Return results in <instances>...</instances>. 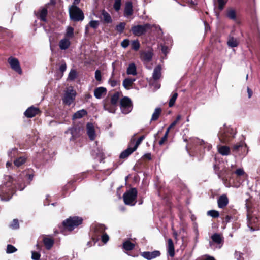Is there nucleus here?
Masks as SVG:
<instances>
[{"instance_id":"obj_1","label":"nucleus","mask_w":260,"mask_h":260,"mask_svg":"<svg viewBox=\"0 0 260 260\" xmlns=\"http://www.w3.org/2000/svg\"><path fill=\"white\" fill-rule=\"evenodd\" d=\"M4 183L0 186V198L1 201H8L14 193L16 186L13 183V178L11 176H5Z\"/></svg>"},{"instance_id":"obj_2","label":"nucleus","mask_w":260,"mask_h":260,"mask_svg":"<svg viewBox=\"0 0 260 260\" xmlns=\"http://www.w3.org/2000/svg\"><path fill=\"white\" fill-rule=\"evenodd\" d=\"M137 191L135 188H133L126 191L123 195V201L125 204L134 206L136 203Z\"/></svg>"},{"instance_id":"obj_3","label":"nucleus","mask_w":260,"mask_h":260,"mask_svg":"<svg viewBox=\"0 0 260 260\" xmlns=\"http://www.w3.org/2000/svg\"><path fill=\"white\" fill-rule=\"evenodd\" d=\"M70 18L74 21H82L84 18V13L77 6L72 5L69 8Z\"/></svg>"},{"instance_id":"obj_4","label":"nucleus","mask_w":260,"mask_h":260,"mask_svg":"<svg viewBox=\"0 0 260 260\" xmlns=\"http://www.w3.org/2000/svg\"><path fill=\"white\" fill-rule=\"evenodd\" d=\"M155 25H151L149 23H146L144 25H137L132 27L131 31L132 33L137 36H140L144 35L153 27H155Z\"/></svg>"},{"instance_id":"obj_5","label":"nucleus","mask_w":260,"mask_h":260,"mask_svg":"<svg viewBox=\"0 0 260 260\" xmlns=\"http://www.w3.org/2000/svg\"><path fill=\"white\" fill-rule=\"evenodd\" d=\"M82 222V219L78 217H70L64 221L63 225L64 228L69 231L73 230L76 226L81 224Z\"/></svg>"},{"instance_id":"obj_6","label":"nucleus","mask_w":260,"mask_h":260,"mask_svg":"<svg viewBox=\"0 0 260 260\" xmlns=\"http://www.w3.org/2000/svg\"><path fill=\"white\" fill-rule=\"evenodd\" d=\"M247 219L248 226L251 231L260 229V217L256 216L255 214L250 215L249 213H248Z\"/></svg>"},{"instance_id":"obj_7","label":"nucleus","mask_w":260,"mask_h":260,"mask_svg":"<svg viewBox=\"0 0 260 260\" xmlns=\"http://www.w3.org/2000/svg\"><path fill=\"white\" fill-rule=\"evenodd\" d=\"M235 133L233 129L229 127H224L221 129L219 134V139L223 143H226L230 138L234 137Z\"/></svg>"},{"instance_id":"obj_8","label":"nucleus","mask_w":260,"mask_h":260,"mask_svg":"<svg viewBox=\"0 0 260 260\" xmlns=\"http://www.w3.org/2000/svg\"><path fill=\"white\" fill-rule=\"evenodd\" d=\"M120 107L122 113L125 114L129 113L132 109V103L130 99L124 97L121 99Z\"/></svg>"},{"instance_id":"obj_9","label":"nucleus","mask_w":260,"mask_h":260,"mask_svg":"<svg viewBox=\"0 0 260 260\" xmlns=\"http://www.w3.org/2000/svg\"><path fill=\"white\" fill-rule=\"evenodd\" d=\"M76 92L73 89H68L65 92L63 102L64 104L70 105L74 101Z\"/></svg>"},{"instance_id":"obj_10","label":"nucleus","mask_w":260,"mask_h":260,"mask_svg":"<svg viewBox=\"0 0 260 260\" xmlns=\"http://www.w3.org/2000/svg\"><path fill=\"white\" fill-rule=\"evenodd\" d=\"M211 238L212 241L209 242V245L211 247H213L214 244L220 245L219 248L222 246L223 243V237L221 234L214 233L211 236Z\"/></svg>"},{"instance_id":"obj_11","label":"nucleus","mask_w":260,"mask_h":260,"mask_svg":"<svg viewBox=\"0 0 260 260\" xmlns=\"http://www.w3.org/2000/svg\"><path fill=\"white\" fill-rule=\"evenodd\" d=\"M8 61L13 70L17 72L19 74L22 73L19 62L17 58L10 57L8 58Z\"/></svg>"},{"instance_id":"obj_12","label":"nucleus","mask_w":260,"mask_h":260,"mask_svg":"<svg viewBox=\"0 0 260 260\" xmlns=\"http://www.w3.org/2000/svg\"><path fill=\"white\" fill-rule=\"evenodd\" d=\"M160 255V252L158 250H155L152 252H144L142 254V256L148 260H151L155 258L158 257Z\"/></svg>"},{"instance_id":"obj_13","label":"nucleus","mask_w":260,"mask_h":260,"mask_svg":"<svg viewBox=\"0 0 260 260\" xmlns=\"http://www.w3.org/2000/svg\"><path fill=\"white\" fill-rule=\"evenodd\" d=\"M40 112L38 108L31 106L28 108L24 112V115L28 118H32L35 116Z\"/></svg>"},{"instance_id":"obj_14","label":"nucleus","mask_w":260,"mask_h":260,"mask_svg":"<svg viewBox=\"0 0 260 260\" xmlns=\"http://www.w3.org/2000/svg\"><path fill=\"white\" fill-rule=\"evenodd\" d=\"M87 133L91 140H94L95 138V133L94 128V126L92 123H88L86 126Z\"/></svg>"},{"instance_id":"obj_15","label":"nucleus","mask_w":260,"mask_h":260,"mask_svg":"<svg viewBox=\"0 0 260 260\" xmlns=\"http://www.w3.org/2000/svg\"><path fill=\"white\" fill-rule=\"evenodd\" d=\"M106 93L107 90L105 88L100 87L95 89L94 95L96 99H100L102 98L103 95H106Z\"/></svg>"},{"instance_id":"obj_16","label":"nucleus","mask_w":260,"mask_h":260,"mask_svg":"<svg viewBox=\"0 0 260 260\" xmlns=\"http://www.w3.org/2000/svg\"><path fill=\"white\" fill-rule=\"evenodd\" d=\"M218 206L220 208L225 207L229 203V200L226 196L222 195L218 199Z\"/></svg>"},{"instance_id":"obj_17","label":"nucleus","mask_w":260,"mask_h":260,"mask_svg":"<svg viewBox=\"0 0 260 260\" xmlns=\"http://www.w3.org/2000/svg\"><path fill=\"white\" fill-rule=\"evenodd\" d=\"M133 12V5L131 2H127L125 4L124 8V16L126 17H128L132 15Z\"/></svg>"},{"instance_id":"obj_18","label":"nucleus","mask_w":260,"mask_h":260,"mask_svg":"<svg viewBox=\"0 0 260 260\" xmlns=\"http://www.w3.org/2000/svg\"><path fill=\"white\" fill-rule=\"evenodd\" d=\"M47 12V9L44 8L40 10L37 14H36V15L41 21L46 22Z\"/></svg>"},{"instance_id":"obj_19","label":"nucleus","mask_w":260,"mask_h":260,"mask_svg":"<svg viewBox=\"0 0 260 260\" xmlns=\"http://www.w3.org/2000/svg\"><path fill=\"white\" fill-rule=\"evenodd\" d=\"M70 45V41L68 38H65L61 39L59 43V46L61 50L68 49Z\"/></svg>"},{"instance_id":"obj_20","label":"nucleus","mask_w":260,"mask_h":260,"mask_svg":"<svg viewBox=\"0 0 260 260\" xmlns=\"http://www.w3.org/2000/svg\"><path fill=\"white\" fill-rule=\"evenodd\" d=\"M161 67L160 66H157L154 69L152 78L154 80H158L161 77Z\"/></svg>"},{"instance_id":"obj_21","label":"nucleus","mask_w":260,"mask_h":260,"mask_svg":"<svg viewBox=\"0 0 260 260\" xmlns=\"http://www.w3.org/2000/svg\"><path fill=\"white\" fill-rule=\"evenodd\" d=\"M153 54L151 51L143 52L141 53V58L146 62H149L152 58Z\"/></svg>"},{"instance_id":"obj_22","label":"nucleus","mask_w":260,"mask_h":260,"mask_svg":"<svg viewBox=\"0 0 260 260\" xmlns=\"http://www.w3.org/2000/svg\"><path fill=\"white\" fill-rule=\"evenodd\" d=\"M168 253L171 257H173L175 255L174 244L171 239L168 241Z\"/></svg>"},{"instance_id":"obj_23","label":"nucleus","mask_w":260,"mask_h":260,"mask_svg":"<svg viewBox=\"0 0 260 260\" xmlns=\"http://www.w3.org/2000/svg\"><path fill=\"white\" fill-rule=\"evenodd\" d=\"M93 229L96 236H99L100 234H103L105 230L104 225L102 224H96L94 226Z\"/></svg>"},{"instance_id":"obj_24","label":"nucleus","mask_w":260,"mask_h":260,"mask_svg":"<svg viewBox=\"0 0 260 260\" xmlns=\"http://www.w3.org/2000/svg\"><path fill=\"white\" fill-rule=\"evenodd\" d=\"M136 150V148L128 147L123 151L120 155V158H125Z\"/></svg>"},{"instance_id":"obj_25","label":"nucleus","mask_w":260,"mask_h":260,"mask_svg":"<svg viewBox=\"0 0 260 260\" xmlns=\"http://www.w3.org/2000/svg\"><path fill=\"white\" fill-rule=\"evenodd\" d=\"M87 112L84 109L80 110L77 111L73 116V119H80L87 115Z\"/></svg>"},{"instance_id":"obj_26","label":"nucleus","mask_w":260,"mask_h":260,"mask_svg":"<svg viewBox=\"0 0 260 260\" xmlns=\"http://www.w3.org/2000/svg\"><path fill=\"white\" fill-rule=\"evenodd\" d=\"M126 73L128 75H137V73L136 70V67L134 63H132L129 64L127 69Z\"/></svg>"},{"instance_id":"obj_27","label":"nucleus","mask_w":260,"mask_h":260,"mask_svg":"<svg viewBox=\"0 0 260 260\" xmlns=\"http://www.w3.org/2000/svg\"><path fill=\"white\" fill-rule=\"evenodd\" d=\"M116 106L111 104L107 103L104 105V108L105 110L108 111L111 113H115L116 109Z\"/></svg>"},{"instance_id":"obj_28","label":"nucleus","mask_w":260,"mask_h":260,"mask_svg":"<svg viewBox=\"0 0 260 260\" xmlns=\"http://www.w3.org/2000/svg\"><path fill=\"white\" fill-rule=\"evenodd\" d=\"M218 152L222 155H228L230 153V148L226 146H219L218 148Z\"/></svg>"},{"instance_id":"obj_29","label":"nucleus","mask_w":260,"mask_h":260,"mask_svg":"<svg viewBox=\"0 0 260 260\" xmlns=\"http://www.w3.org/2000/svg\"><path fill=\"white\" fill-rule=\"evenodd\" d=\"M102 15L103 17V20L105 23H110L112 21V18L110 14L106 12L105 10H103L102 12Z\"/></svg>"},{"instance_id":"obj_30","label":"nucleus","mask_w":260,"mask_h":260,"mask_svg":"<svg viewBox=\"0 0 260 260\" xmlns=\"http://www.w3.org/2000/svg\"><path fill=\"white\" fill-rule=\"evenodd\" d=\"M44 244L47 249H50L53 245V239L48 238H44L43 239Z\"/></svg>"},{"instance_id":"obj_31","label":"nucleus","mask_w":260,"mask_h":260,"mask_svg":"<svg viewBox=\"0 0 260 260\" xmlns=\"http://www.w3.org/2000/svg\"><path fill=\"white\" fill-rule=\"evenodd\" d=\"M246 145L244 143V141H240L239 143L236 144L233 146V151L234 152H238L240 150V149L241 148H243V147H246Z\"/></svg>"},{"instance_id":"obj_32","label":"nucleus","mask_w":260,"mask_h":260,"mask_svg":"<svg viewBox=\"0 0 260 260\" xmlns=\"http://www.w3.org/2000/svg\"><path fill=\"white\" fill-rule=\"evenodd\" d=\"M161 112V109L160 108H156L153 113L152 114V117L151 119V121H155L158 119L159 115Z\"/></svg>"},{"instance_id":"obj_33","label":"nucleus","mask_w":260,"mask_h":260,"mask_svg":"<svg viewBox=\"0 0 260 260\" xmlns=\"http://www.w3.org/2000/svg\"><path fill=\"white\" fill-rule=\"evenodd\" d=\"M120 98V93L118 92H115L111 98V104L117 106L118 102Z\"/></svg>"},{"instance_id":"obj_34","label":"nucleus","mask_w":260,"mask_h":260,"mask_svg":"<svg viewBox=\"0 0 260 260\" xmlns=\"http://www.w3.org/2000/svg\"><path fill=\"white\" fill-rule=\"evenodd\" d=\"M123 247L125 250L130 251L134 248L135 245L130 241H126L123 243Z\"/></svg>"},{"instance_id":"obj_35","label":"nucleus","mask_w":260,"mask_h":260,"mask_svg":"<svg viewBox=\"0 0 260 260\" xmlns=\"http://www.w3.org/2000/svg\"><path fill=\"white\" fill-rule=\"evenodd\" d=\"M26 160V157L21 156L14 160V164L16 166L20 167L25 162Z\"/></svg>"},{"instance_id":"obj_36","label":"nucleus","mask_w":260,"mask_h":260,"mask_svg":"<svg viewBox=\"0 0 260 260\" xmlns=\"http://www.w3.org/2000/svg\"><path fill=\"white\" fill-rule=\"evenodd\" d=\"M226 15L228 17L232 20H235L236 18V12L233 9H229L227 11Z\"/></svg>"},{"instance_id":"obj_37","label":"nucleus","mask_w":260,"mask_h":260,"mask_svg":"<svg viewBox=\"0 0 260 260\" xmlns=\"http://www.w3.org/2000/svg\"><path fill=\"white\" fill-rule=\"evenodd\" d=\"M228 44L230 47H235L238 45L237 40L233 37H231L228 41Z\"/></svg>"},{"instance_id":"obj_38","label":"nucleus","mask_w":260,"mask_h":260,"mask_svg":"<svg viewBox=\"0 0 260 260\" xmlns=\"http://www.w3.org/2000/svg\"><path fill=\"white\" fill-rule=\"evenodd\" d=\"M133 83L129 80V78L125 79L123 81V86L126 89H129Z\"/></svg>"},{"instance_id":"obj_39","label":"nucleus","mask_w":260,"mask_h":260,"mask_svg":"<svg viewBox=\"0 0 260 260\" xmlns=\"http://www.w3.org/2000/svg\"><path fill=\"white\" fill-rule=\"evenodd\" d=\"M178 94L177 93L175 92L173 94L171 98L170 99L169 102V106L170 107H172L174 104L177 98Z\"/></svg>"},{"instance_id":"obj_40","label":"nucleus","mask_w":260,"mask_h":260,"mask_svg":"<svg viewBox=\"0 0 260 260\" xmlns=\"http://www.w3.org/2000/svg\"><path fill=\"white\" fill-rule=\"evenodd\" d=\"M126 24L125 22H121L116 27V30L119 33H122L125 27Z\"/></svg>"},{"instance_id":"obj_41","label":"nucleus","mask_w":260,"mask_h":260,"mask_svg":"<svg viewBox=\"0 0 260 260\" xmlns=\"http://www.w3.org/2000/svg\"><path fill=\"white\" fill-rule=\"evenodd\" d=\"M132 49L137 51L140 48V43L138 40H134L132 42L131 44Z\"/></svg>"},{"instance_id":"obj_42","label":"nucleus","mask_w":260,"mask_h":260,"mask_svg":"<svg viewBox=\"0 0 260 260\" xmlns=\"http://www.w3.org/2000/svg\"><path fill=\"white\" fill-rule=\"evenodd\" d=\"M74 35V29L72 27H68L67 29L66 38H72Z\"/></svg>"},{"instance_id":"obj_43","label":"nucleus","mask_w":260,"mask_h":260,"mask_svg":"<svg viewBox=\"0 0 260 260\" xmlns=\"http://www.w3.org/2000/svg\"><path fill=\"white\" fill-rule=\"evenodd\" d=\"M207 215L209 216H210L213 218H217V217H219V213L218 211H217L216 210H212L208 211L207 212Z\"/></svg>"},{"instance_id":"obj_44","label":"nucleus","mask_w":260,"mask_h":260,"mask_svg":"<svg viewBox=\"0 0 260 260\" xmlns=\"http://www.w3.org/2000/svg\"><path fill=\"white\" fill-rule=\"evenodd\" d=\"M121 0H115L113 8L116 11H118L121 7Z\"/></svg>"},{"instance_id":"obj_45","label":"nucleus","mask_w":260,"mask_h":260,"mask_svg":"<svg viewBox=\"0 0 260 260\" xmlns=\"http://www.w3.org/2000/svg\"><path fill=\"white\" fill-rule=\"evenodd\" d=\"M88 25L93 29H96L99 26V22L96 20H91Z\"/></svg>"},{"instance_id":"obj_46","label":"nucleus","mask_w":260,"mask_h":260,"mask_svg":"<svg viewBox=\"0 0 260 260\" xmlns=\"http://www.w3.org/2000/svg\"><path fill=\"white\" fill-rule=\"evenodd\" d=\"M17 251V249L12 245L9 244L7 247L6 252L7 253H12Z\"/></svg>"},{"instance_id":"obj_47","label":"nucleus","mask_w":260,"mask_h":260,"mask_svg":"<svg viewBox=\"0 0 260 260\" xmlns=\"http://www.w3.org/2000/svg\"><path fill=\"white\" fill-rule=\"evenodd\" d=\"M198 143L201 145H205L204 148H206L208 151H209L212 148V146L210 144L205 143L203 140H198Z\"/></svg>"},{"instance_id":"obj_48","label":"nucleus","mask_w":260,"mask_h":260,"mask_svg":"<svg viewBox=\"0 0 260 260\" xmlns=\"http://www.w3.org/2000/svg\"><path fill=\"white\" fill-rule=\"evenodd\" d=\"M169 133V129H167L164 136L162 137V138L159 142V144L160 145H162L165 143V142L167 140V139L168 138Z\"/></svg>"},{"instance_id":"obj_49","label":"nucleus","mask_w":260,"mask_h":260,"mask_svg":"<svg viewBox=\"0 0 260 260\" xmlns=\"http://www.w3.org/2000/svg\"><path fill=\"white\" fill-rule=\"evenodd\" d=\"M76 72L74 70H72L68 75V78L71 80H73L76 78Z\"/></svg>"},{"instance_id":"obj_50","label":"nucleus","mask_w":260,"mask_h":260,"mask_svg":"<svg viewBox=\"0 0 260 260\" xmlns=\"http://www.w3.org/2000/svg\"><path fill=\"white\" fill-rule=\"evenodd\" d=\"M218 3V8L219 10H223L224 5L226 4L228 0H217Z\"/></svg>"},{"instance_id":"obj_51","label":"nucleus","mask_w":260,"mask_h":260,"mask_svg":"<svg viewBox=\"0 0 260 260\" xmlns=\"http://www.w3.org/2000/svg\"><path fill=\"white\" fill-rule=\"evenodd\" d=\"M17 154V149H12L10 152H8V155L10 158L14 157Z\"/></svg>"},{"instance_id":"obj_52","label":"nucleus","mask_w":260,"mask_h":260,"mask_svg":"<svg viewBox=\"0 0 260 260\" xmlns=\"http://www.w3.org/2000/svg\"><path fill=\"white\" fill-rule=\"evenodd\" d=\"M19 222L17 219H14L10 225V227L13 229H17L19 228Z\"/></svg>"},{"instance_id":"obj_53","label":"nucleus","mask_w":260,"mask_h":260,"mask_svg":"<svg viewBox=\"0 0 260 260\" xmlns=\"http://www.w3.org/2000/svg\"><path fill=\"white\" fill-rule=\"evenodd\" d=\"M145 136H141L136 141V143L135 144V145L134 146V148H136V150L138 148V146L141 144L142 141L144 139Z\"/></svg>"},{"instance_id":"obj_54","label":"nucleus","mask_w":260,"mask_h":260,"mask_svg":"<svg viewBox=\"0 0 260 260\" xmlns=\"http://www.w3.org/2000/svg\"><path fill=\"white\" fill-rule=\"evenodd\" d=\"M31 258L34 260H39L40 257V254L37 252L32 251Z\"/></svg>"},{"instance_id":"obj_55","label":"nucleus","mask_w":260,"mask_h":260,"mask_svg":"<svg viewBox=\"0 0 260 260\" xmlns=\"http://www.w3.org/2000/svg\"><path fill=\"white\" fill-rule=\"evenodd\" d=\"M235 173L238 176H242L245 174L244 170L242 168H239L237 169Z\"/></svg>"},{"instance_id":"obj_56","label":"nucleus","mask_w":260,"mask_h":260,"mask_svg":"<svg viewBox=\"0 0 260 260\" xmlns=\"http://www.w3.org/2000/svg\"><path fill=\"white\" fill-rule=\"evenodd\" d=\"M95 78L97 81H101L102 79L101 73L100 70H96L95 72Z\"/></svg>"},{"instance_id":"obj_57","label":"nucleus","mask_w":260,"mask_h":260,"mask_svg":"<svg viewBox=\"0 0 260 260\" xmlns=\"http://www.w3.org/2000/svg\"><path fill=\"white\" fill-rule=\"evenodd\" d=\"M129 44V41L128 39H124L123 41H122L121 43V46L124 48L128 47Z\"/></svg>"},{"instance_id":"obj_58","label":"nucleus","mask_w":260,"mask_h":260,"mask_svg":"<svg viewBox=\"0 0 260 260\" xmlns=\"http://www.w3.org/2000/svg\"><path fill=\"white\" fill-rule=\"evenodd\" d=\"M108 82L112 87H115L118 84V82L116 80L111 78L109 80Z\"/></svg>"},{"instance_id":"obj_59","label":"nucleus","mask_w":260,"mask_h":260,"mask_svg":"<svg viewBox=\"0 0 260 260\" xmlns=\"http://www.w3.org/2000/svg\"><path fill=\"white\" fill-rule=\"evenodd\" d=\"M109 240V236L106 233H103L102 236V241L103 243H106Z\"/></svg>"},{"instance_id":"obj_60","label":"nucleus","mask_w":260,"mask_h":260,"mask_svg":"<svg viewBox=\"0 0 260 260\" xmlns=\"http://www.w3.org/2000/svg\"><path fill=\"white\" fill-rule=\"evenodd\" d=\"M67 69V66L65 63L61 64L59 67V70L62 73L64 72Z\"/></svg>"},{"instance_id":"obj_61","label":"nucleus","mask_w":260,"mask_h":260,"mask_svg":"<svg viewBox=\"0 0 260 260\" xmlns=\"http://www.w3.org/2000/svg\"><path fill=\"white\" fill-rule=\"evenodd\" d=\"M203 260H216L215 258L209 255H205L204 256Z\"/></svg>"},{"instance_id":"obj_62","label":"nucleus","mask_w":260,"mask_h":260,"mask_svg":"<svg viewBox=\"0 0 260 260\" xmlns=\"http://www.w3.org/2000/svg\"><path fill=\"white\" fill-rule=\"evenodd\" d=\"M247 93H248V98H250L252 96V95L253 94L252 91L250 89L249 87L247 88Z\"/></svg>"},{"instance_id":"obj_63","label":"nucleus","mask_w":260,"mask_h":260,"mask_svg":"<svg viewBox=\"0 0 260 260\" xmlns=\"http://www.w3.org/2000/svg\"><path fill=\"white\" fill-rule=\"evenodd\" d=\"M235 256L237 257L238 260H243V258L241 256V253L239 252H235Z\"/></svg>"},{"instance_id":"obj_64","label":"nucleus","mask_w":260,"mask_h":260,"mask_svg":"<svg viewBox=\"0 0 260 260\" xmlns=\"http://www.w3.org/2000/svg\"><path fill=\"white\" fill-rule=\"evenodd\" d=\"M168 47L165 46H162L161 47V51L164 54H166L168 53Z\"/></svg>"}]
</instances>
